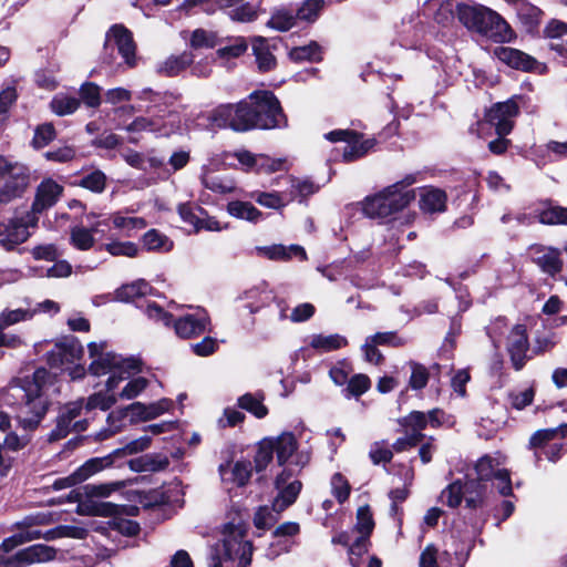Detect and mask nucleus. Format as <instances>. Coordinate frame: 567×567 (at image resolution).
<instances>
[{
    "label": "nucleus",
    "mask_w": 567,
    "mask_h": 567,
    "mask_svg": "<svg viewBox=\"0 0 567 567\" xmlns=\"http://www.w3.org/2000/svg\"><path fill=\"white\" fill-rule=\"evenodd\" d=\"M37 310L31 308H4L0 312V348L18 349L24 346L23 339L16 333H7L6 330L14 324L31 320Z\"/></svg>",
    "instance_id": "obj_13"
},
{
    "label": "nucleus",
    "mask_w": 567,
    "mask_h": 567,
    "mask_svg": "<svg viewBox=\"0 0 567 567\" xmlns=\"http://www.w3.org/2000/svg\"><path fill=\"white\" fill-rule=\"evenodd\" d=\"M200 181L205 188L219 194L230 193L235 188V184L231 179L209 173H204Z\"/></svg>",
    "instance_id": "obj_43"
},
{
    "label": "nucleus",
    "mask_w": 567,
    "mask_h": 567,
    "mask_svg": "<svg viewBox=\"0 0 567 567\" xmlns=\"http://www.w3.org/2000/svg\"><path fill=\"white\" fill-rule=\"evenodd\" d=\"M296 20L297 17L295 13V9L288 7H280L276 8L272 11L270 19L267 22V27L279 32H286L295 27Z\"/></svg>",
    "instance_id": "obj_32"
},
{
    "label": "nucleus",
    "mask_w": 567,
    "mask_h": 567,
    "mask_svg": "<svg viewBox=\"0 0 567 567\" xmlns=\"http://www.w3.org/2000/svg\"><path fill=\"white\" fill-rule=\"evenodd\" d=\"M112 463V455L90 458L74 472L75 480L72 481L81 483L87 480L90 476L96 474L97 472L111 466Z\"/></svg>",
    "instance_id": "obj_33"
},
{
    "label": "nucleus",
    "mask_w": 567,
    "mask_h": 567,
    "mask_svg": "<svg viewBox=\"0 0 567 567\" xmlns=\"http://www.w3.org/2000/svg\"><path fill=\"white\" fill-rule=\"evenodd\" d=\"M50 523V517L45 514L25 517L21 522V529L19 533L6 538L0 545V567H25L34 563H44L55 557V549L53 547L37 544L23 548L16 554L8 556V554L17 546L27 542L44 537L45 539H54L56 537L71 536L81 538L84 529L69 526H60L55 529L48 530L44 535L39 529L33 528L37 525H44Z\"/></svg>",
    "instance_id": "obj_1"
},
{
    "label": "nucleus",
    "mask_w": 567,
    "mask_h": 567,
    "mask_svg": "<svg viewBox=\"0 0 567 567\" xmlns=\"http://www.w3.org/2000/svg\"><path fill=\"white\" fill-rule=\"evenodd\" d=\"M503 461L499 456L484 455L475 463V472L477 478L475 481L486 482L496 481V487L501 495L508 496L512 494V481L509 472L501 467Z\"/></svg>",
    "instance_id": "obj_12"
},
{
    "label": "nucleus",
    "mask_w": 567,
    "mask_h": 567,
    "mask_svg": "<svg viewBox=\"0 0 567 567\" xmlns=\"http://www.w3.org/2000/svg\"><path fill=\"white\" fill-rule=\"evenodd\" d=\"M421 178V173H411L401 181L386 186L373 196L367 197L362 203L363 214L381 223L395 221L398 215L415 199V190L410 188Z\"/></svg>",
    "instance_id": "obj_3"
},
{
    "label": "nucleus",
    "mask_w": 567,
    "mask_h": 567,
    "mask_svg": "<svg viewBox=\"0 0 567 567\" xmlns=\"http://www.w3.org/2000/svg\"><path fill=\"white\" fill-rule=\"evenodd\" d=\"M124 417L123 411L112 412L107 416V426L102 429L95 434L97 441H104L114 434L118 433L122 429Z\"/></svg>",
    "instance_id": "obj_52"
},
{
    "label": "nucleus",
    "mask_w": 567,
    "mask_h": 567,
    "mask_svg": "<svg viewBox=\"0 0 567 567\" xmlns=\"http://www.w3.org/2000/svg\"><path fill=\"white\" fill-rule=\"evenodd\" d=\"M374 527L372 513L369 506L359 507L357 512L355 529L359 534L370 536Z\"/></svg>",
    "instance_id": "obj_60"
},
{
    "label": "nucleus",
    "mask_w": 567,
    "mask_h": 567,
    "mask_svg": "<svg viewBox=\"0 0 567 567\" xmlns=\"http://www.w3.org/2000/svg\"><path fill=\"white\" fill-rule=\"evenodd\" d=\"M169 458L162 453H147L130 461V468L134 472H161L168 467Z\"/></svg>",
    "instance_id": "obj_25"
},
{
    "label": "nucleus",
    "mask_w": 567,
    "mask_h": 567,
    "mask_svg": "<svg viewBox=\"0 0 567 567\" xmlns=\"http://www.w3.org/2000/svg\"><path fill=\"white\" fill-rule=\"evenodd\" d=\"M235 157L246 169H255L257 172H277L281 169L284 165L281 159H272L265 155H255L251 152L245 150L236 152Z\"/></svg>",
    "instance_id": "obj_23"
},
{
    "label": "nucleus",
    "mask_w": 567,
    "mask_h": 567,
    "mask_svg": "<svg viewBox=\"0 0 567 567\" xmlns=\"http://www.w3.org/2000/svg\"><path fill=\"white\" fill-rule=\"evenodd\" d=\"M29 227H33L28 221V214L24 218H11L0 221V246L13 248L16 245L24 243L30 236Z\"/></svg>",
    "instance_id": "obj_21"
},
{
    "label": "nucleus",
    "mask_w": 567,
    "mask_h": 567,
    "mask_svg": "<svg viewBox=\"0 0 567 567\" xmlns=\"http://www.w3.org/2000/svg\"><path fill=\"white\" fill-rule=\"evenodd\" d=\"M326 4L324 0H305L301 6L295 10L297 19L306 22H315Z\"/></svg>",
    "instance_id": "obj_42"
},
{
    "label": "nucleus",
    "mask_w": 567,
    "mask_h": 567,
    "mask_svg": "<svg viewBox=\"0 0 567 567\" xmlns=\"http://www.w3.org/2000/svg\"><path fill=\"white\" fill-rule=\"evenodd\" d=\"M72 267L71 265L65 260H60L54 262L53 265L41 268L39 272H37V276L39 277H49V278H60V277H66L71 274Z\"/></svg>",
    "instance_id": "obj_62"
},
{
    "label": "nucleus",
    "mask_w": 567,
    "mask_h": 567,
    "mask_svg": "<svg viewBox=\"0 0 567 567\" xmlns=\"http://www.w3.org/2000/svg\"><path fill=\"white\" fill-rule=\"evenodd\" d=\"M228 213L240 219H245L251 223H258L262 219V213L258 210L251 203L249 202H240L235 200L230 202L227 206Z\"/></svg>",
    "instance_id": "obj_36"
},
{
    "label": "nucleus",
    "mask_w": 567,
    "mask_h": 567,
    "mask_svg": "<svg viewBox=\"0 0 567 567\" xmlns=\"http://www.w3.org/2000/svg\"><path fill=\"white\" fill-rule=\"evenodd\" d=\"M289 58L295 62H319L322 60L321 47L312 41L309 44L292 48Z\"/></svg>",
    "instance_id": "obj_38"
},
{
    "label": "nucleus",
    "mask_w": 567,
    "mask_h": 567,
    "mask_svg": "<svg viewBox=\"0 0 567 567\" xmlns=\"http://www.w3.org/2000/svg\"><path fill=\"white\" fill-rule=\"evenodd\" d=\"M112 225L122 230L143 229L146 227V221L142 217L124 216L121 213L110 215Z\"/></svg>",
    "instance_id": "obj_48"
},
{
    "label": "nucleus",
    "mask_w": 567,
    "mask_h": 567,
    "mask_svg": "<svg viewBox=\"0 0 567 567\" xmlns=\"http://www.w3.org/2000/svg\"><path fill=\"white\" fill-rule=\"evenodd\" d=\"M244 298L247 300L246 308H248L251 313H255L262 307L269 305L274 297L266 286H261L247 290Z\"/></svg>",
    "instance_id": "obj_35"
},
{
    "label": "nucleus",
    "mask_w": 567,
    "mask_h": 567,
    "mask_svg": "<svg viewBox=\"0 0 567 567\" xmlns=\"http://www.w3.org/2000/svg\"><path fill=\"white\" fill-rule=\"evenodd\" d=\"M71 241L76 248H91L95 244V237L90 226H76L71 230Z\"/></svg>",
    "instance_id": "obj_55"
},
{
    "label": "nucleus",
    "mask_w": 567,
    "mask_h": 567,
    "mask_svg": "<svg viewBox=\"0 0 567 567\" xmlns=\"http://www.w3.org/2000/svg\"><path fill=\"white\" fill-rule=\"evenodd\" d=\"M330 142H346L342 156L346 162L363 157L373 146V140H362L361 136L349 130H334L324 135Z\"/></svg>",
    "instance_id": "obj_16"
},
{
    "label": "nucleus",
    "mask_w": 567,
    "mask_h": 567,
    "mask_svg": "<svg viewBox=\"0 0 567 567\" xmlns=\"http://www.w3.org/2000/svg\"><path fill=\"white\" fill-rule=\"evenodd\" d=\"M177 212L184 223L196 228L200 214H204V208L193 203H183L178 205Z\"/></svg>",
    "instance_id": "obj_56"
},
{
    "label": "nucleus",
    "mask_w": 567,
    "mask_h": 567,
    "mask_svg": "<svg viewBox=\"0 0 567 567\" xmlns=\"http://www.w3.org/2000/svg\"><path fill=\"white\" fill-rule=\"evenodd\" d=\"M518 113L519 109L517 103L513 100H508L493 105L486 112L485 118L491 125L495 126L496 133L499 136H505L513 130L514 118Z\"/></svg>",
    "instance_id": "obj_20"
},
{
    "label": "nucleus",
    "mask_w": 567,
    "mask_h": 567,
    "mask_svg": "<svg viewBox=\"0 0 567 567\" xmlns=\"http://www.w3.org/2000/svg\"><path fill=\"white\" fill-rule=\"evenodd\" d=\"M152 292V287L145 280H137L132 284L123 285L115 290V299L118 301H131L137 297L146 296Z\"/></svg>",
    "instance_id": "obj_37"
},
{
    "label": "nucleus",
    "mask_w": 567,
    "mask_h": 567,
    "mask_svg": "<svg viewBox=\"0 0 567 567\" xmlns=\"http://www.w3.org/2000/svg\"><path fill=\"white\" fill-rule=\"evenodd\" d=\"M117 401V396L114 394L109 393H94L90 395L85 403L86 411H91L94 409H100L102 411L109 410L111 406H113Z\"/></svg>",
    "instance_id": "obj_54"
},
{
    "label": "nucleus",
    "mask_w": 567,
    "mask_h": 567,
    "mask_svg": "<svg viewBox=\"0 0 567 567\" xmlns=\"http://www.w3.org/2000/svg\"><path fill=\"white\" fill-rule=\"evenodd\" d=\"M538 221L545 225L567 226V207L559 206L553 202L545 203L537 208Z\"/></svg>",
    "instance_id": "obj_29"
},
{
    "label": "nucleus",
    "mask_w": 567,
    "mask_h": 567,
    "mask_svg": "<svg viewBox=\"0 0 567 567\" xmlns=\"http://www.w3.org/2000/svg\"><path fill=\"white\" fill-rule=\"evenodd\" d=\"M494 55L512 69L523 72H534L537 74H544L547 72L546 64L538 62L535 58L518 49L497 47L494 49Z\"/></svg>",
    "instance_id": "obj_17"
},
{
    "label": "nucleus",
    "mask_w": 567,
    "mask_h": 567,
    "mask_svg": "<svg viewBox=\"0 0 567 567\" xmlns=\"http://www.w3.org/2000/svg\"><path fill=\"white\" fill-rule=\"evenodd\" d=\"M212 124L219 128H230L235 132H248L257 130L260 122L254 113V100L251 94L248 99L241 100L238 103L220 104L214 109L209 115Z\"/></svg>",
    "instance_id": "obj_7"
},
{
    "label": "nucleus",
    "mask_w": 567,
    "mask_h": 567,
    "mask_svg": "<svg viewBox=\"0 0 567 567\" xmlns=\"http://www.w3.org/2000/svg\"><path fill=\"white\" fill-rule=\"evenodd\" d=\"M85 219L92 230L93 237H95V235H100V238H102L111 229L112 220L110 215H96L95 213H90L85 216Z\"/></svg>",
    "instance_id": "obj_50"
},
{
    "label": "nucleus",
    "mask_w": 567,
    "mask_h": 567,
    "mask_svg": "<svg viewBox=\"0 0 567 567\" xmlns=\"http://www.w3.org/2000/svg\"><path fill=\"white\" fill-rule=\"evenodd\" d=\"M55 136V130L52 124L45 123L37 127L32 144L35 148H42L48 145Z\"/></svg>",
    "instance_id": "obj_63"
},
{
    "label": "nucleus",
    "mask_w": 567,
    "mask_h": 567,
    "mask_svg": "<svg viewBox=\"0 0 567 567\" xmlns=\"http://www.w3.org/2000/svg\"><path fill=\"white\" fill-rule=\"evenodd\" d=\"M79 106L80 100L78 97L63 93L56 94L50 102L51 111L59 116L72 114Z\"/></svg>",
    "instance_id": "obj_40"
},
{
    "label": "nucleus",
    "mask_w": 567,
    "mask_h": 567,
    "mask_svg": "<svg viewBox=\"0 0 567 567\" xmlns=\"http://www.w3.org/2000/svg\"><path fill=\"white\" fill-rule=\"evenodd\" d=\"M484 493L485 488L480 482L475 480L464 482V501L466 507L472 509L481 507L484 501Z\"/></svg>",
    "instance_id": "obj_41"
},
{
    "label": "nucleus",
    "mask_w": 567,
    "mask_h": 567,
    "mask_svg": "<svg viewBox=\"0 0 567 567\" xmlns=\"http://www.w3.org/2000/svg\"><path fill=\"white\" fill-rule=\"evenodd\" d=\"M194 62V54L184 51L181 54H172L164 61L156 64V72L161 75L173 78L179 75L188 69Z\"/></svg>",
    "instance_id": "obj_24"
},
{
    "label": "nucleus",
    "mask_w": 567,
    "mask_h": 567,
    "mask_svg": "<svg viewBox=\"0 0 567 567\" xmlns=\"http://www.w3.org/2000/svg\"><path fill=\"white\" fill-rule=\"evenodd\" d=\"M460 22L494 42H509L514 32L509 24L495 11L477 4L461 3L456 7Z\"/></svg>",
    "instance_id": "obj_5"
},
{
    "label": "nucleus",
    "mask_w": 567,
    "mask_h": 567,
    "mask_svg": "<svg viewBox=\"0 0 567 567\" xmlns=\"http://www.w3.org/2000/svg\"><path fill=\"white\" fill-rule=\"evenodd\" d=\"M316 312V307L310 302H303L297 305L292 310L290 316L286 315V310H280V319L289 318L291 322L299 323L305 322L313 317Z\"/></svg>",
    "instance_id": "obj_49"
},
{
    "label": "nucleus",
    "mask_w": 567,
    "mask_h": 567,
    "mask_svg": "<svg viewBox=\"0 0 567 567\" xmlns=\"http://www.w3.org/2000/svg\"><path fill=\"white\" fill-rule=\"evenodd\" d=\"M507 351L516 370H520L526 361L529 347L527 329L524 324H516L507 337Z\"/></svg>",
    "instance_id": "obj_22"
},
{
    "label": "nucleus",
    "mask_w": 567,
    "mask_h": 567,
    "mask_svg": "<svg viewBox=\"0 0 567 567\" xmlns=\"http://www.w3.org/2000/svg\"><path fill=\"white\" fill-rule=\"evenodd\" d=\"M309 346L319 352H330L347 346V339L338 333L334 334H312Z\"/></svg>",
    "instance_id": "obj_34"
},
{
    "label": "nucleus",
    "mask_w": 567,
    "mask_h": 567,
    "mask_svg": "<svg viewBox=\"0 0 567 567\" xmlns=\"http://www.w3.org/2000/svg\"><path fill=\"white\" fill-rule=\"evenodd\" d=\"M252 52L260 71H269L275 68L276 59L269 50L268 42L262 37H255L251 40Z\"/></svg>",
    "instance_id": "obj_31"
},
{
    "label": "nucleus",
    "mask_w": 567,
    "mask_h": 567,
    "mask_svg": "<svg viewBox=\"0 0 567 567\" xmlns=\"http://www.w3.org/2000/svg\"><path fill=\"white\" fill-rule=\"evenodd\" d=\"M400 424L405 427L406 432L422 434V431L427 425V416L421 411H412L409 415L400 420Z\"/></svg>",
    "instance_id": "obj_47"
},
{
    "label": "nucleus",
    "mask_w": 567,
    "mask_h": 567,
    "mask_svg": "<svg viewBox=\"0 0 567 567\" xmlns=\"http://www.w3.org/2000/svg\"><path fill=\"white\" fill-rule=\"evenodd\" d=\"M254 100V113L260 124L257 130H272L287 126V118L282 112L280 102L270 91H256L251 93Z\"/></svg>",
    "instance_id": "obj_9"
},
{
    "label": "nucleus",
    "mask_w": 567,
    "mask_h": 567,
    "mask_svg": "<svg viewBox=\"0 0 567 567\" xmlns=\"http://www.w3.org/2000/svg\"><path fill=\"white\" fill-rule=\"evenodd\" d=\"M228 17L238 22H250L257 18V3L245 1L237 9L227 12Z\"/></svg>",
    "instance_id": "obj_53"
},
{
    "label": "nucleus",
    "mask_w": 567,
    "mask_h": 567,
    "mask_svg": "<svg viewBox=\"0 0 567 567\" xmlns=\"http://www.w3.org/2000/svg\"><path fill=\"white\" fill-rule=\"evenodd\" d=\"M83 410V400L69 402L60 408L55 427L49 434V441L54 442L66 437L71 432L81 433L87 429V421L79 419Z\"/></svg>",
    "instance_id": "obj_11"
},
{
    "label": "nucleus",
    "mask_w": 567,
    "mask_h": 567,
    "mask_svg": "<svg viewBox=\"0 0 567 567\" xmlns=\"http://www.w3.org/2000/svg\"><path fill=\"white\" fill-rule=\"evenodd\" d=\"M50 377V372L41 368L34 371L31 379L23 380L22 386L19 388L23 396L17 411V421L24 433L19 435L16 432H9L1 445L2 449L18 452L31 442V433L39 427L49 409L50 402L44 386Z\"/></svg>",
    "instance_id": "obj_2"
},
{
    "label": "nucleus",
    "mask_w": 567,
    "mask_h": 567,
    "mask_svg": "<svg viewBox=\"0 0 567 567\" xmlns=\"http://www.w3.org/2000/svg\"><path fill=\"white\" fill-rule=\"evenodd\" d=\"M264 399L262 393H246L238 399V405L254 414L256 417L261 419L268 413V409L262 403Z\"/></svg>",
    "instance_id": "obj_39"
},
{
    "label": "nucleus",
    "mask_w": 567,
    "mask_h": 567,
    "mask_svg": "<svg viewBox=\"0 0 567 567\" xmlns=\"http://www.w3.org/2000/svg\"><path fill=\"white\" fill-rule=\"evenodd\" d=\"M0 178H4L0 186V205L6 206L24 196L30 186L31 175L24 164L11 162L0 155Z\"/></svg>",
    "instance_id": "obj_8"
},
{
    "label": "nucleus",
    "mask_w": 567,
    "mask_h": 567,
    "mask_svg": "<svg viewBox=\"0 0 567 567\" xmlns=\"http://www.w3.org/2000/svg\"><path fill=\"white\" fill-rule=\"evenodd\" d=\"M106 347L105 341L87 344L89 355L92 359L89 372L95 377L110 374L106 389L113 391L121 381L141 371V361L134 357L123 358L114 352H107Z\"/></svg>",
    "instance_id": "obj_4"
},
{
    "label": "nucleus",
    "mask_w": 567,
    "mask_h": 567,
    "mask_svg": "<svg viewBox=\"0 0 567 567\" xmlns=\"http://www.w3.org/2000/svg\"><path fill=\"white\" fill-rule=\"evenodd\" d=\"M411 377H410V386L413 390H421L423 389L429 381V371L427 369L416 362H411Z\"/></svg>",
    "instance_id": "obj_61"
},
{
    "label": "nucleus",
    "mask_w": 567,
    "mask_h": 567,
    "mask_svg": "<svg viewBox=\"0 0 567 567\" xmlns=\"http://www.w3.org/2000/svg\"><path fill=\"white\" fill-rule=\"evenodd\" d=\"M175 333L182 339L195 338L210 331V318L205 309L181 316L174 321Z\"/></svg>",
    "instance_id": "obj_19"
},
{
    "label": "nucleus",
    "mask_w": 567,
    "mask_h": 567,
    "mask_svg": "<svg viewBox=\"0 0 567 567\" xmlns=\"http://www.w3.org/2000/svg\"><path fill=\"white\" fill-rule=\"evenodd\" d=\"M331 492L339 503H343L350 495V484L348 480L340 473L333 474L331 477Z\"/></svg>",
    "instance_id": "obj_58"
},
{
    "label": "nucleus",
    "mask_w": 567,
    "mask_h": 567,
    "mask_svg": "<svg viewBox=\"0 0 567 567\" xmlns=\"http://www.w3.org/2000/svg\"><path fill=\"white\" fill-rule=\"evenodd\" d=\"M112 47L117 48L118 53L122 55L124 62L133 68L136 64V45L133 40L132 32L126 29L123 24H114L106 33V40L104 44V54L102 56L103 63L111 65L114 62L113 53H107Z\"/></svg>",
    "instance_id": "obj_10"
},
{
    "label": "nucleus",
    "mask_w": 567,
    "mask_h": 567,
    "mask_svg": "<svg viewBox=\"0 0 567 567\" xmlns=\"http://www.w3.org/2000/svg\"><path fill=\"white\" fill-rule=\"evenodd\" d=\"M74 184L93 193L101 194L106 187V176L102 171L95 169L81 177Z\"/></svg>",
    "instance_id": "obj_44"
},
{
    "label": "nucleus",
    "mask_w": 567,
    "mask_h": 567,
    "mask_svg": "<svg viewBox=\"0 0 567 567\" xmlns=\"http://www.w3.org/2000/svg\"><path fill=\"white\" fill-rule=\"evenodd\" d=\"M251 471V463L248 461H237L233 465H220L219 467L221 480L233 482L238 486L248 483Z\"/></svg>",
    "instance_id": "obj_27"
},
{
    "label": "nucleus",
    "mask_w": 567,
    "mask_h": 567,
    "mask_svg": "<svg viewBox=\"0 0 567 567\" xmlns=\"http://www.w3.org/2000/svg\"><path fill=\"white\" fill-rule=\"evenodd\" d=\"M542 10L534 4L522 0L517 4V17L528 33H534L542 19Z\"/></svg>",
    "instance_id": "obj_30"
},
{
    "label": "nucleus",
    "mask_w": 567,
    "mask_h": 567,
    "mask_svg": "<svg viewBox=\"0 0 567 567\" xmlns=\"http://www.w3.org/2000/svg\"><path fill=\"white\" fill-rule=\"evenodd\" d=\"M80 96L89 107H97L101 104V89L93 82H85L80 89Z\"/></svg>",
    "instance_id": "obj_57"
},
{
    "label": "nucleus",
    "mask_w": 567,
    "mask_h": 567,
    "mask_svg": "<svg viewBox=\"0 0 567 567\" xmlns=\"http://www.w3.org/2000/svg\"><path fill=\"white\" fill-rule=\"evenodd\" d=\"M275 486L278 494L272 502V508L279 514L297 501L302 484L295 477L293 472L286 467L277 475Z\"/></svg>",
    "instance_id": "obj_15"
},
{
    "label": "nucleus",
    "mask_w": 567,
    "mask_h": 567,
    "mask_svg": "<svg viewBox=\"0 0 567 567\" xmlns=\"http://www.w3.org/2000/svg\"><path fill=\"white\" fill-rule=\"evenodd\" d=\"M537 262L540 268L549 275H555L561 269V261L557 250H549L543 257L538 258Z\"/></svg>",
    "instance_id": "obj_64"
},
{
    "label": "nucleus",
    "mask_w": 567,
    "mask_h": 567,
    "mask_svg": "<svg viewBox=\"0 0 567 567\" xmlns=\"http://www.w3.org/2000/svg\"><path fill=\"white\" fill-rule=\"evenodd\" d=\"M267 441H270L274 445L279 465L286 464L290 458H292L293 464L300 467L308 464L310 456L307 452H297L298 443L292 433L285 432L275 439H267Z\"/></svg>",
    "instance_id": "obj_18"
},
{
    "label": "nucleus",
    "mask_w": 567,
    "mask_h": 567,
    "mask_svg": "<svg viewBox=\"0 0 567 567\" xmlns=\"http://www.w3.org/2000/svg\"><path fill=\"white\" fill-rule=\"evenodd\" d=\"M446 194L439 188H424L420 195V208L425 214L442 213L446 209Z\"/></svg>",
    "instance_id": "obj_26"
},
{
    "label": "nucleus",
    "mask_w": 567,
    "mask_h": 567,
    "mask_svg": "<svg viewBox=\"0 0 567 567\" xmlns=\"http://www.w3.org/2000/svg\"><path fill=\"white\" fill-rule=\"evenodd\" d=\"M274 453V445H271L270 441H267V439H265L259 443L258 450L254 458L256 472H261L266 470V467L272 461Z\"/></svg>",
    "instance_id": "obj_51"
},
{
    "label": "nucleus",
    "mask_w": 567,
    "mask_h": 567,
    "mask_svg": "<svg viewBox=\"0 0 567 567\" xmlns=\"http://www.w3.org/2000/svg\"><path fill=\"white\" fill-rule=\"evenodd\" d=\"M258 255L262 258L272 261H289L297 258L299 261L308 259L306 250H257Z\"/></svg>",
    "instance_id": "obj_46"
},
{
    "label": "nucleus",
    "mask_w": 567,
    "mask_h": 567,
    "mask_svg": "<svg viewBox=\"0 0 567 567\" xmlns=\"http://www.w3.org/2000/svg\"><path fill=\"white\" fill-rule=\"evenodd\" d=\"M245 536L241 526L227 524L223 543L210 549L209 567H248L251 563L252 545Z\"/></svg>",
    "instance_id": "obj_6"
},
{
    "label": "nucleus",
    "mask_w": 567,
    "mask_h": 567,
    "mask_svg": "<svg viewBox=\"0 0 567 567\" xmlns=\"http://www.w3.org/2000/svg\"><path fill=\"white\" fill-rule=\"evenodd\" d=\"M148 385V380L143 377H137L127 382V384L118 393L120 399L132 400L142 393Z\"/></svg>",
    "instance_id": "obj_59"
},
{
    "label": "nucleus",
    "mask_w": 567,
    "mask_h": 567,
    "mask_svg": "<svg viewBox=\"0 0 567 567\" xmlns=\"http://www.w3.org/2000/svg\"><path fill=\"white\" fill-rule=\"evenodd\" d=\"M81 352L82 348L78 341L73 339L66 340L55 344V347L49 353V361L54 365L73 362L79 358Z\"/></svg>",
    "instance_id": "obj_28"
},
{
    "label": "nucleus",
    "mask_w": 567,
    "mask_h": 567,
    "mask_svg": "<svg viewBox=\"0 0 567 567\" xmlns=\"http://www.w3.org/2000/svg\"><path fill=\"white\" fill-rule=\"evenodd\" d=\"M63 193V186L52 178L43 179L37 187L34 200L31 210L28 213V221L37 226L39 215L53 207Z\"/></svg>",
    "instance_id": "obj_14"
},
{
    "label": "nucleus",
    "mask_w": 567,
    "mask_h": 567,
    "mask_svg": "<svg viewBox=\"0 0 567 567\" xmlns=\"http://www.w3.org/2000/svg\"><path fill=\"white\" fill-rule=\"evenodd\" d=\"M441 499L449 507H457L464 499V483L460 480L451 483L442 491Z\"/></svg>",
    "instance_id": "obj_45"
}]
</instances>
